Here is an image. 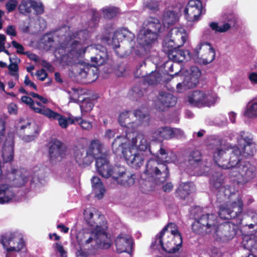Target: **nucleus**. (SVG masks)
Instances as JSON below:
<instances>
[{
    "label": "nucleus",
    "mask_w": 257,
    "mask_h": 257,
    "mask_svg": "<svg viewBox=\"0 0 257 257\" xmlns=\"http://www.w3.org/2000/svg\"><path fill=\"white\" fill-rule=\"evenodd\" d=\"M209 26L213 31L219 33L226 32L231 28L225 22L222 26H219L216 22H212L209 24Z\"/></svg>",
    "instance_id": "nucleus-48"
},
{
    "label": "nucleus",
    "mask_w": 257,
    "mask_h": 257,
    "mask_svg": "<svg viewBox=\"0 0 257 257\" xmlns=\"http://www.w3.org/2000/svg\"><path fill=\"white\" fill-rule=\"evenodd\" d=\"M92 187L96 192L95 196L99 199L102 198L105 189L100 179L97 176H93L91 179Z\"/></svg>",
    "instance_id": "nucleus-35"
},
{
    "label": "nucleus",
    "mask_w": 257,
    "mask_h": 257,
    "mask_svg": "<svg viewBox=\"0 0 257 257\" xmlns=\"http://www.w3.org/2000/svg\"><path fill=\"white\" fill-rule=\"evenodd\" d=\"M211 46L210 43L207 42H201L194 49L192 55L188 56V58L190 59L192 57L193 59H198L201 60L205 53L210 49Z\"/></svg>",
    "instance_id": "nucleus-33"
},
{
    "label": "nucleus",
    "mask_w": 257,
    "mask_h": 257,
    "mask_svg": "<svg viewBox=\"0 0 257 257\" xmlns=\"http://www.w3.org/2000/svg\"><path fill=\"white\" fill-rule=\"evenodd\" d=\"M6 180L10 184H0V204L9 202L15 196L12 186L21 187L24 186L28 181V175L16 169L7 174Z\"/></svg>",
    "instance_id": "nucleus-4"
},
{
    "label": "nucleus",
    "mask_w": 257,
    "mask_h": 257,
    "mask_svg": "<svg viewBox=\"0 0 257 257\" xmlns=\"http://www.w3.org/2000/svg\"><path fill=\"white\" fill-rule=\"evenodd\" d=\"M225 23L228 24L230 28L234 27L237 22L236 17L232 14H229L226 16Z\"/></svg>",
    "instance_id": "nucleus-53"
},
{
    "label": "nucleus",
    "mask_w": 257,
    "mask_h": 257,
    "mask_svg": "<svg viewBox=\"0 0 257 257\" xmlns=\"http://www.w3.org/2000/svg\"><path fill=\"white\" fill-rule=\"evenodd\" d=\"M144 85V81L138 82L132 88L133 91L139 96L143 95V92L146 89V88L143 87Z\"/></svg>",
    "instance_id": "nucleus-52"
},
{
    "label": "nucleus",
    "mask_w": 257,
    "mask_h": 257,
    "mask_svg": "<svg viewBox=\"0 0 257 257\" xmlns=\"http://www.w3.org/2000/svg\"><path fill=\"white\" fill-rule=\"evenodd\" d=\"M79 244L87 246L90 244L92 249H108L112 241L108 234L100 232L91 229H85L79 232L77 236Z\"/></svg>",
    "instance_id": "nucleus-5"
},
{
    "label": "nucleus",
    "mask_w": 257,
    "mask_h": 257,
    "mask_svg": "<svg viewBox=\"0 0 257 257\" xmlns=\"http://www.w3.org/2000/svg\"><path fill=\"white\" fill-rule=\"evenodd\" d=\"M95 166L100 176L105 178L111 177L113 179L118 169V168H113L110 165L106 156L98 158L95 161Z\"/></svg>",
    "instance_id": "nucleus-21"
},
{
    "label": "nucleus",
    "mask_w": 257,
    "mask_h": 257,
    "mask_svg": "<svg viewBox=\"0 0 257 257\" xmlns=\"http://www.w3.org/2000/svg\"><path fill=\"white\" fill-rule=\"evenodd\" d=\"M103 145L99 140L95 139L91 141L87 152L89 155H91L92 158V162L94 159L96 160L98 158L104 157L105 155L102 154Z\"/></svg>",
    "instance_id": "nucleus-29"
},
{
    "label": "nucleus",
    "mask_w": 257,
    "mask_h": 257,
    "mask_svg": "<svg viewBox=\"0 0 257 257\" xmlns=\"http://www.w3.org/2000/svg\"><path fill=\"white\" fill-rule=\"evenodd\" d=\"M162 24L156 17H149L143 23L137 36L139 46L135 53L140 57H148L152 44L157 40L160 33Z\"/></svg>",
    "instance_id": "nucleus-1"
},
{
    "label": "nucleus",
    "mask_w": 257,
    "mask_h": 257,
    "mask_svg": "<svg viewBox=\"0 0 257 257\" xmlns=\"http://www.w3.org/2000/svg\"><path fill=\"white\" fill-rule=\"evenodd\" d=\"M144 173L151 176H155L160 183H164L169 177V170L167 165L159 163L152 159L147 162Z\"/></svg>",
    "instance_id": "nucleus-10"
},
{
    "label": "nucleus",
    "mask_w": 257,
    "mask_h": 257,
    "mask_svg": "<svg viewBox=\"0 0 257 257\" xmlns=\"http://www.w3.org/2000/svg\"><path fill=\"white\" fill-rule=\"evenodd\" d=\"M146 7L153 11L156 12L159 9V5L158 2L155 0H150L146 4Z\"/></svg>",
    "instance_id": "nucleus-60"
},
{
    "label": "nucleus",
    "mask_w": 257,
    "mask_h": 257,
    "mask_svg": "<svg viewBox=\"0 0 257 257\" xmlns=\"http://www.w3.org/2000/svg\"><path fill=\"white\" fill-rule=\"evenodd\" d=\"M243 202L241 199L236 201L226 202L219 206L218 215L222 219L229 220L239 217L242 211Z\"/></svg>",
    "instance_id": "nucleus-11"
},
{
    "label": "nucleus",
    "mask_w": 257,
    "mask_h": 257,
    "mask_svg": "<svg viewBox=\"0 0 257 257\" xmlns=\"http://www.w3.org/2000/svg\"><path fill=\"white\" fill-rule=\"evenodd\" d=\"M119 34L122 35L124 39H126L128 42L133 41L135 38L134 34L126 28L121 29Z\"/></svg>",
    "instance_id": "nucleus-51"
},
{
    "label": "nucleus",
    "mask_w": 257,
    "mask_h": 257,
    "mask_svg": "<svg viewBox=\"0 0 257 257\" xmlns=\"http://www.w3.org/2000/svg\"><path fill=\"white\" fill-rule=\"evenodd\" d=\"M243 248L252 252H257V237L252 239L248 236H245L242 242Z\"/></svg>",
    "instance_id": "nucleus-40"
},
{
    "label": "nucleus",
    "mask_w": 257,
    "mask_h": 257,
    "mask_svg": "<svg viewBox=\"0 0 257 257\" xmlns=\"http://www.w3.org/2000/svg\"><path fill=\"white\" fill-rule=\"evenodd\" d=\"M229 176L235 178L238 184H245L255 177V168L249 162H244L230 169Z\"/></svg>",
    "instance_id": "nucleus-9"
},
{
    "label": "nucleus",
    "mask_w": 257,
    "mask_h": 257,
    "mask_svg": "<svg viewBox=\"0 0 257 257\" xmlns=\"http://www.w3.org/2000/svg\"><path fill=\"white\" fill-rule=\"evenodd\" d=\"M103 17L106 19L115 17L119 13V9L116 7H108L102 10Z\"/></svg>",
    "instance_id": "nucleus-46"
},
{
    "label": "nucleus",
    "mask_w": 257,
    "mask_h": 257,
    "mask_svg": "<svg viewBox=\"0 0 257 257\" xmlns=\"http://www.w3.org/2000/svg\"><path fill=\"white\" fill-rule=\"evenodd\" d=\"M50 119L54 120L57 119L59 125L63 128H65L68 126V120L64 116L60 113L56 112L50 108H47L45 113L43 114Z\"/></svg>",
    "instance_id": "nucleus-31"
},
{
    "label": "nucleus",
    "mask_w": 257,
    "mask_h": 257,
    "mask_svg": "<svg viewBox=\"0 0 257 257\" xmlns=\"http://www.w3.org/2000/svg\"><path fill=\"white\" fill-rule=\"evenodd\" d=\"M187 40L186 34L178 28H172L168 34L163 45V51H168L169 48H180Z\"/></svg>",
    "instance_id": "nucleus-12"
},
{
    "label": "nucleus",
    "mask_w": 257,
    "mask_h": 257,
    "mask_svg": "<svg viewBox=\"0 0 257 257\" xmlns=\"http://www.w3.org/2000/svg\"><path fill=\"white\" fill-rule=\"evenodd\" d=\"M116 249L118 253H129L132 251L133 242L132 238L125 234H119L115 239Z\"/></svg>",
    "instance_id": "nucleus-25"
},
{
    "label": "nucleus",
    "mask_w": 257,
    "mask_h": 257,
    "mask_svg": "<svg viewBox=\"0 0 257 257\" xmlns=\"http://www.w3.org/2000/svg\"><path fill=\"white\" fill-rule=\"evenodd\" d=\"M136 179V176L135 173L130 171H120L118 168L117 173L114 176L113 180L121 186L126 187L133 186Z\"/></svg>",
    "instance_id": "nucleus-26"
},
{
    "label": "nucleus",
    "mask_w": 257,
    "mask_h": 257,
    "mask_svg": "<svg viewBox=\"0 0 257 257\" xmlns=\"http://www.w3.org/2000/svg\"><path fill=\"white\" fill-rule=\"evenodd\" d=\"M32 0H22L18 6V10L20 14L27 16L32 13Z\"/></svg>",
    "instance_id": "nucleus-43"
},
{
    "label": "nucleus",
    "mask_w": 257,
    "mask_h": 257,
    "mask_svg": "<svg viewBox=\"0 0 257 257\" xmlns=\"http://www.w3.org/2000/svg\"><path fill=\"white\" fill-rule=\"evenodd\" d=\"M238 231V227L234 223L225 222L219 225L217 224L213 232L216 239L223 242H227L233 239Z\"/></svg>",
    "instance_id": "nucleus-14"
},
{
    "label": "nucleus",
    "mask_w": 257,
    "mask_h": 257,
    "mask_svg": "<svg viewBox=\"0 0 257 257\" xmlns=\"http://www.w3.org/2000/svg\"><path fill=\"white\" fill-rule=\"evenodd\" d=\"M174 62H174L171 59L166 62L164 64V68L166 70V71H168V72H173Z\"/></svg>",
    "instance_id": "nucleus-63"
},
{
    "label": "nucleus",
    "mask_w": 257,
    "mask_h": 257,
    "mask_svg": "<svg viewBox=\"0 0 257 257\" xmlns=\"http://www.w3.org/2000/svg\"><path fill=\"white\" fill-rule=\"evenodd\" d=\"M44 6L40 1L32 0V11L33 10L34 14L36 15H40L44 12Z\"/></svg>",
    "instance_id": "nucleus-47"
},
{
    "label": "nucleus",
    "mask_w": 257,
    "mask_h": 257,
    "mask_svg": "<svg viewBox=\"0 0 257 257\" xmlns=\"http://www.w3.org/2000/svg\"><path fill=\"white\" fill-rule=\"evenodd\" d=\"M54 247L56 251L59 252L60 254L61 257H67V252L65 250L63 245L58 242L54 244Z\"/></svg>",
    "instance_id": "nucleus-56"
},
{
    "label": "nucleus",
    "mask_w": 257,
    "mask_h": 257,
    "mask_svg": "<svg viewBox=\"0 0 257 257\" xmlns=\"http://www.w3.org/2000/svg\"><path fill=\"white\" fill-rule=\"evenodd\" d=\"M187 162L191 166L195 168L200 166L203 162L201 153L198 150L191 151L187 157Z\"/></svg>",
    "instance_id": "nucleus-34"
},
{
    "label": "nucleus",
    "mask_w": 257,
    "mask_h": 257,
    "mask_svg": "<svg viewBox=\"0 0 257 257\" xmlns=\"http://www.w3.org/2000/svg\"><path fill=\"white\" fill-rule=\"evenodd\" d=\"M14 147L13 144L7 146L6 143L2 150V156L5 162H11L14 159Z\"/></svg>",
    "instance_id": "nucleus-38"
},
{
    "label": "nucleus",
    "mask_w": 257,
    "mask_h": 257,
    "mask_svg": "<svg viewBox=\"0 0 257 257\" xmlns=\"http://www.w3.org/2000/svg\"><path fill=\"white\" fill-rule=\"evenodd\" d=\"M84 219L86 224L95 231L108 234V226L104 216L95 208H87L84 210Z\"/></svg>",
    "instance_id": "nucleus-7"
},
{
    "label": "nucleus",
    "mask_w": 257,
    "mask_h": 257,
    "mask_svg": "<svg viewBox=\"0 0 257 257\" xmlns=\"http://www.w3.org/2000/svg\"><path fill=\"white\" fill-rule=\"evenodd\" d=\"M1 242L8 253L11 251L19 252L25 245L23 238L17 236L15 232L6 233L1 236Z\"/></svg>",
    "instance_id": "nucleus-13"
},
{
    "label": "nucleus",
    "mask_w": 257,
    "mask_h": 257,
    "mask_svg": "<svg viewBox=\"0 0 257 257\" xmlns=\"http://www.w3.org/2000/svg\"><path fill=\"white\" fill-rule=\"evenodd\" d=\"M5 135V122L0 117V145L2 143Z\"/></svg>",
    "instance_id": "nucleus-59"
},
{
    "label": "nucleus",
    "mask_w": 257,
    "mask_h": 257,
    "mask_svg": "<svg viewBox=\"0 0 257 257\" xmlns=\"http://www.w3.org/2000/svg\"><path fill=\"white\" fill-rule=\"evenodd\" d=\"M150 137L152 141L162 142L165 140H170L175 137L173 128L168 126H161L155 128L150 132Z\"/></svg>",
    "instance_id": "nucleus-24"
},
{
    "label": "nucleus",
    "mask_w": 257,
    "mask_h": 257,
    "mask_svg": "<svg viewBox=\"0 0 257 257\" xmlns=\"http://www.w3.org/2000/svg\"><path fill=\"white\" fill-rule=\"evenodd\" d=\"M242 156L239 147H234L229 153L222 149L217 150L213 154V160L219 167L231 169L244 162L242 161Z\"/></svg>",
    "instance_id": "nucleus-6"
},
{
    "label": "nucleus",
    "mask_w": 257,
    "mask_h": 257,
    "mask_svg": "<svg viewBox=\"0 0 257 257\" xmlns=\"http://www.w3.org/2000/svg\"><path fill=\"white\" fill-rule=\"evenodd\" d=\"M12 44L14 47L17 49V52L20 54H27L28 52H24V47L20 44L17 43L16 41H13L12 42Z\"/></svg>",
    "instance_id": "nucleus-62"
},
{
    "label": "nucleus",
    "mask_w": 257,
    "mask_h": 257,
    "mask_svg": "<svg viewBox=\"0 0 257 257\" xmlns=\"http://www.w3.org/2000/svg\"><path fill=\"white\" fill-rule=\"evenodd\" d=\"M18 5L17 0H9L5 5L6 8L9 13L14 12Z\"/></svg>",
    "instance_id": "nucleus-54"
},
{
    "label": "nucleus",
    "mask_w": 257,
    "mask_h": 257,
    "mask_svg": "<svg viewBox=\"0 0 257 257\" xmlns=\"http://www.w3.org/2000/svg\"><path fill=\"white\" fill-rule=\"evenodd\" d=\"M203 10L200 0H190L184 10L186 19L189 22H195L199 19Z\"/></svg>",
    "instance_id": "nucleus-19"
},
{
    "label": "nucleus",
    "mask_w": 257,
    "mask_h": 257,
    "mask_svg": "<svg viewBox=\"0 0 257 257\" xmlns=\"http://www.w3.org/2000/svg\"><path fill=\"white\" fill-rule=\"evenodd\" d=\"M8 69L10 70V74L11 75L15 76L17 79L19 78V75L16 73L19 70V66L17 63L11 62L8 66Z\"/></svg>",
    "instance_id": "nucleus-55"
},
{
    "label": "nucleus",
    "mask_w": 257,
    "mask_h": 257,
    "mask_svg": "<svg viewBox=\"0 0 257 257\" xmlns=\"http://www.w3.org/2000/svg\"><path fill=\"white\" fill-rule=\"evenodd\" d=\"M217 216L213 214H202L198 218H195V222L192 225L194 232L198 234L204 232L210 233L215 229L218 224Z\"/></svg>",
    "instance_id": "nucleus-8"
},
{
    "label": "nucleus",
    "mask_w": 257,
    "mask_h": 257,
    "mask_svg": "<svg viewBox=\"0 0 257 257\" xmlns=\"http://www.w3.org/2000/svg\"><path fill=\"white\" fill-rule=\"evenodd\" d=\"M161 80V74L159 71H152L149 72L148 75L144 78V82L149 85H156L159 83Z\"/></svg>",
    "instance_id": "nucleus-41"
},
{
    "label": "nucleus",
    "mask_w": 257,
    "mask_h": 257,
    "mask_svg": "<svg viewBox=\"0 0 257 257\" xmlns=\"http://www.w3.org/2000/svg\"><path fill=\"white\" fill-rule=\"evenodd\" d=\"M190 186L188 183H184L179 185L178 188L176 190V196L180 199H185L190 194Z\"/></svg>",
    "instance_id": "nucleus-37"
},
{
    "label": "nucleus",
    "mask_w": 257,
    "mask_h": 257,
    "mask_svg": "<svg viewBox=\"0 0 257 257\" xmlns=\"http://www.w3.org/2000/svg\"><path fill=\"white\" fill-rule=\"evenodd\" d=\"M132 145L140 151H145L148 148L147 140L145 138L144 134L138 133L136 136L132 139ZM150 146H149V148Z\"/></svg>",
    "instance_id": "nucleus-32"
},
{
    "label": "nucleus",
    "mask_w": 257,
    "mask_h": 257,
    "mask_svg": "<svg viewBox=\"0 0 257 257\" xmlns=\"http://www.w3.org/2000/svg\"><path fill=\"white\" fill-rule=\"evenodd\" d=\"M78 124L80 125L81 127L83 130L89 131L92 127V124L90 121L83 120L81 118L80 120L79 121Z\"/></svg>",
    "instance_id": "nucleus-61"
},
{
    "label": "nucleus",
    "mask_w": 257,
    "mask_h": 257,
    "mask_svg": "<svg viewBox=\"0 0 257 257\" xmlns=\"http://www.w3.org/2000/svg\"><path fill=\"white\" fill-rule=\"evenodd\" d=\"M159 102L162 105L160 107L161 111H164L166 107L174 106L177 102V97L169 93L161 91L159 93Z\"/></svg>",
    "instance_id": "nucleus-30"
},
{
    "label": "nucleus",
    "mask_w": 257,
    "mask_h": 257,
    "mask_svg": "<svg viewBox=\"0 0 257 257\" xmlns=\"http://www.w3.org/2000/svg\"><path fill=\"white\" fill-rule=\"evenodd\" d=\"M189 103L194 106H210L215 102V98L211 94L200 90H195L188 97Z\"/></svg>",
    "instance_id": "nucleus-16"
},
{
    "label": "nucleus",
    "mask_w": 257,
    "mask_h": 257,
    "mask_svg": "<svg viewBox=\"0 0 257 257\" xmlns=\"http://www.w3.org/2000/svg\"><path fill=\"white\" fill-rule=\"evenodd\" d=\"M211 257H222V254L219 248L213 246L211 249Z\"/></svg>",
    "instance_id": "nucleus-64"
},
{
    "label": "nucleus",
    "mask_w": 257,
    "mask_h": 257,
    "mask_svg": "<svg viewBox=\"0 0 257 257\" xmlns=\"http://www.w3.org/2000/svg\"><path fill=\"white\" fill-rule=\"evenodd\" d=\"M88 37V31L86 29H82L72 33L70 35L71 40L75 39L70 45L71 49L69 55L76 54L78 57L81 54L82 45Z\"/></svg>",
    "instance_id": "nucleus-18"
},
{
    "label": "nucleus",
    "mask_w": 257,
    "mask_h": 257,
    "mask_svg": "<svg viewBox=\"0 0 257 257\" xmlns=\"http://www.w3.org/2000/svg\"><path fill=\"white\" fill-rule=\"evenodd\" d=\"M224 177L222 173L220 172H215L213 173L210 179V184L212 189L215 190H218L216 194L217 201L221 203L227 198V195L224 194Z\"/></svg>",
    "instance_id": "nucleus-20"
},
{
    "label": "nucleus",
    "mask_w": 257,
    "mask_h": 257,
    "mask_svg": "<svg viewBox=\"0 0 257 257\" xmlns=\"http://www.w3.org/2000/svg\"><path fill=\"white\" fill-rule=\"evenodd\" d=\"M177 14L173 11H167L163 15V22L168 27L174 25L177 21Z\"/></svg>",
    "instance_id": "nucleus-42"
},
{
    "label": "nucleus",
    "mask_w": 257,
    "mask_h": 257,
    "mask_svg": "<svg viewBox=\"0 0 257 257\" xmlns=\"http://www.w3.org/2000/svg\"><path fill=\"white\" fill-rule=\"evenodd\" d=\"M112 45L116 54L120 57H122L123 54L119 53V52L117 50V49L120 47L119 42L117 39L114 38V37L112 38Z\"/></svg>",
    "instance_id": "nucleus-58"
},
{
    "label": "nucleus",
    "mask_w": 257,
    "mask_h": 257,
    "mask_svg": "<svg viewBox=\"0 0 257 257\" xmlns=\"http://www.w3.org/2000/svg\"><path fill=\"white\" fill-rule=\"evenodd\" d=\"M90 67L91 65L89 64L86 65L83 62H78L71 66V71L75 77L81 80L87 77Z\"/></svg>",
    "instance_id": "nucleus-27"
},
{
    "label": "nucleus",
    "mask_w": 257,
    "mask_h": 257,
    "mask_svg": "<svg viewBox=\"0 0 257 257\" xmlns=\"http://www.w3.org/2000/svg\"><path fill=\"white\" fill-rule=\"evenodd\" d=\"M238 145L245 157H251L256 152L255 144L248 133L242 131L237 138Z\"/></svg>",
    "instance_id": "nucleus-17"
},
{
    "label": "nucleus",
    "mask_w": 257,
    "mask_h": 257,
    "mask_svg": "<svg viewBox=\"0 0 257 257\" xmlns=\"http://www.w3.org/2000/svg\"><path fill=\"white\" fill-rule=\"evenodd\" d=\"M130 111H126L121 112L118 117V121L120 125L124 127H128V124L131 123L128 118V113Z\"/></svg>",
    "instance_id": "nucleus-49"
},
{
    "label": "nucleus",
    "mask_w": 257,
    "mask_h": 257,
    "mask_svg": "<svg viewBox=\"0 0 257 257\" xmlns=\"http://www.w3.org/2000/svg\"><path fill=\"white\" fill-rule=\"evenodd\" d=\"M215 50L213 47L211 46L210 49L208 50L201 59L200 62H202L203 64H208L213 61L215 59Z\"/></svg>",
    "instance_id": "nucleus-45"
},
{
    "label": "nucleus",
    "mask_w": 257,
    "mask_h": 257,
    "mask_svg": "<svg viewBox=\"0 0 257 257\" xmlns=\"http://www.w3.org/2000/svg\"><path fill=\"white\" fill-rule=\"evenodd\" d=\"M149 151L151 154H152L153 156H155L156 158H159V155L163 157V156H166V155L167 154L166 150L162 147H160V148L158 151L155 152L152 151V147H150L149 148Z\"/></svg>",
    "instance_id": "nucleus-57"
},
{
    "label": "nucleus",
    "mask_w": 257,
    "mask_h": 257,
    "mask_svg": "<svg viewBox=\"0 0 257 257\" xmlns=\"http://www.w3.org/2000/svg\"><path fill=\"white\" fill-rule=\"evenodd\" d=\"M147 64L145 61L140 63L136 66V70L135 72V76L137 78H144L148 75L149 72L147 71Z\"/></svg>",
    "instance_id": "nucleus-44"
},
{
    "label": "nucleus",
    "mask_w": 257,
    "mask_h": 257,
    "mask_svg": "<svg viewBox=\"0 0 257 257\" xmlns=\"http://www.w3.org/2000/svg\"><path fill=\"white\" fill-rule=\"evenodd\" d=\"M200 75L201 71L198 67L191 66L185 72L182 82L177 84V88L183 87L184 89H188L196 87L199 82Z\"/></svg>",
    "instance_id": "nucleus-15"
},
{
    "label": "nucleus",
    "mask_w": 257,
    "mask_h": 257,
    "mask_svg": "<svg viewBox=\"0 0 257 257\" xmlns=\"http://www.w3.org/2000/svg\"><path fill=\"white\" fill-rule=\"evenodd\" d=\"M99 51L95 56L91 57L92 62L94 63L92 65L94 67L99 66L104 64L108 59V55L106 50Z\"/></svg>",
    "instance_id": "nucleus-36"
},
{
    "label": "nucleus",
    "mask_w": 257,
    "mask_h": 257,
    "mask_svg": "<svg viewBox=\"0 0 257 257\" xmlns=\"http://www.w3.org/2000/svg\"><path fill=\"white\" fill-rule=\"evenodd\" d=\"M180 48H169L168 51H164L167 54L169 59L174 62H181L185 60H187L186 54H187L189 56H190V53L188 50H182L179 49Z\"/></svg>",
    "instance_id": "nucleus-28"
},
{
    "label": "nucleus",
    "mask_w": 257,
    "mask_h": 257,
    "mask_svg": "<svg viewBox=\"0 0 257 257\" xmlns=\"http://www.w3.org/2000/svg\"><path fill=\"white\" fill-rule=\"evenodd\" d=\"M244 115L249 117H257V102H253L248 105Z\"/></svg>",
    "instance_id": "nucleus-50"
},
{
    "label": "nucleus",
    "mask_w": 257,
    "mask_h": 257,
    "mask_svg": "<svg viewBox=\"0 0 257 257\" xmlns=\"http://www.w3.org/2000/svg\"><path fill=\"white\" fill-rule=\"evenodd\" d=\"M73 154L75 161L79 166H88L92 163L91 156L89 155L87 149L83 145L74 147Z\"/></svg>",
    "instance_id": "nucleus-22"
},
{
    "label": "nucleus",
    "mask_w": 257,
    "mask_h": 257,
    "mask_svg": "<svg viewBox=\"0 0 257 257\" xmlns=\"http://www.w3.org/2000/svg\"><path fill=\"white\" fill-rule=\"evenodd\" d=\"M112 151L116 156H122L126 163L132 168H140L144 163V155L143 153H133L123 136H117L111 145Z\"/></svg>",
    "instance_id": "nucleus-3"
},
{
    "label": "nucleus",
    "mask_w": 257,
    "mask_h": 257,
    "mask_svg": "<svg viewBox=\"0 0 257 257\" xmlns=\"http://www.w3.org/2000/svg\"><path fill=\"white\" fill-rule=\"evenodd\" d=\"M66 151L61 142L57 139L52 141L49 148L50 161L52 163L61 161L64 157Z\"/></svg>",
    "instance_id": "nucleus-23"
},
{
    "label": "nucleus",
    "mask_w": 257,
    "mask_h": 257,
    "mask_svg": "<svg viewBox=\"0 0 257 257\" xmlns=\"http://www.w3.org/2000/svg\"><path fill=\"white\" fill-rule=\"evenodd\" d=\"M21 101L24 103L28 105L29 107L33 110L35 112L44 114L47 108L43 107V108H39L35 106V101L29 96L25 95L21 97Z\"/></svg>",
    "instance_id": "nucleus-39"
},
{
    "label": "nucleus",
    "mask_w": 257,
    "mask_h": 257,
    "mask_svg": "<svg viewBox=\"0 0 257 257\" xmlns=\"http://www.w3.org/2000/svg\"><path fill=\"white\" fill-rule=\"evenodd\" d=\"M162 249L170 253L177 252L182 245V237L174 223L166 225L156 236Z\"/></svg>",
    "instance_id": "nucleus-2"
}]
</instances>
